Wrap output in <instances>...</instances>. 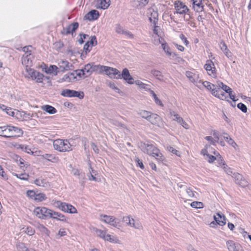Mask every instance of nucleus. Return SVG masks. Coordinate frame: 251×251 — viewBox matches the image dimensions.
<instances>
[{"label": "nucleus", "mask_w": 251, "mask_h": 251, "mask_svg": "<svg viewBox=\"0 0 251 251\" xmlns=\"http://www.w3.org/2000/svg\"><path fill=\"white\" fill-rule=\"evenodd\" d=\"M24 76L27 78L30 79L32 80H35L37 83H43L44 80L47 79L48 85H51L50 77L45 76L43 74L30 67L25 68Z\"/></svg>", "instance_id": "nucleus-1"}, {"label": "nucleus", "mask_w": 251, "mask_h": 251, "mask_svg": "<svg viewBox=\"0 0 251 251\" xmlns=\"http://www.w3.org/2000/svg\"><path fill=\"white\" fill-rule=\"evenodd\" d=\"M5 133L4 137L6 138H15L21 137L23 134V131L17 126L11 125L5 126Z\"/></svg>", "instance_id": "nucleus-2"}, {"label": "nucleus", "mask_w": 251, "mask_h": 251, "mask_svg": "<svg viewBox=\"0 0 251 251\" xmlns=\"http://www.w3.org/2000/svg\"><path fill=\"white\" fill-rule=\"evenodd\" d=\"M54 149L60 152L70 151L72 150V145L67 140L56 139L53 141Z\"/></svg>", "instance_id": "nucleus-3"}, {"label": "nucleus", "mask_w": 251, "mask_h": 251, "mask_svg": "<svg viewBox=\"0 0 251 251\" xmlns=\"http://www.w3.org/2000/svg\"><path fill=\"white\" fill-rule=\"evenodd\" d=\"M210 145H205V148L201 150V153L204 156L206 155L207 157L208 162L211 163L216 160L218 155H219V153L217 151H210Z\"/></svg>", "instance_id": "nucleus-4"}, {"label": "nucleus", "mask_w": 251, "mask_h": 251, "mask_svg": "<svg viewBox=\"0 0 251 251\" xmlns=\"http://www.w3.org/2000/svg\"><path fill=\"white\" fill-rule=\"evenodd\" d=\"M54 205L60 209L62 211L70 213H76V209L73 205L67 203L66 202H62L60 201H57L54 202Z\"/></svg>", "instance_id": "nucleus-5"}, {"label": "nucleus", "mask_w": 251, "mask_h": 251, "mask_svg": "<svg viewBox=\"0 0 251 251\" xmlns=\"http://www.w3.org/2000/svg\"><path fill=\"white\" fill-rule=\"evenodd\" d=\"M78 76L81 77L82 76L85 77V74L83 72V69L75 70V72L68 73L64 75L62 79L66 82L74 81L76 79V76Z\"/></svg>", "instance_id": "nucleus-6"}, {"label": "nucleus", "mask_w": 251, "mask_h": 251, "mask_svg": "<svg viewBox=\"0 0 251 251\" xmlns=\"http://www.w3.org/2000/svg\"><path fill=\"white\" fill-rule=\"evenodd\" d=\"M100 220L106 224L117 227L119 226L120 220L115 217L106 215H101L100 216Z\"/></svg>", "instance_id": "nucleus-7"}, {"label": "nucleus", "mask_w": 251, "mask_h": 251, "mask_svg": "<svg viewBox=\"0 0 251 251\" xmlns=\"http://www.w3.org/2000/svg\"><path fill=\"white\" fill-rule=\"evenodd\" d=\"M61 95L66 97H77L79 99H82L84 97L83 92L76 91L74 90L64 89L62 91Z\"/></svg>", "instance_id": "nucleus-8"}, {"label": "nucleus", "mask_w": 251, "mask_h": 251, "mask_svg": "<svg viewBox=\"0 0 251 251\" xmlns=\"http://www.w3.org/2000/svg\"><path fill=\"white\" fill-rule=\"evenodd\" d=\"M50 209L45 207H37L35 208L34 213L40 219H46L49 217Z\"/></svg>", "instance_id": "nucleus-9"}, {"label": "nucleus", "mask_w": 251, "mask_h": 251, "mask_svg": "<svg viewBox=\"0 0 251 251\" xmlns=\"http://www.w3.org/2000/svg\"><path fill=\"white\" fill-rule=\"evenodd\" d=\"M117 79L123 78L127 83L129 84L134 83V79L132 76L130 75L128 70L127 68H125L123 70L122 74H119L116 76Z\"/></svg>", "instance_id": "nucleus-10"}, {"label": "nucleus", "mask_w": 251, "mask_h": 251, "mask_svg": "<svg viewBox=\"0 0 251 251\" xmlns=\"http://www.w3.org/2000/svg\"><path fill=\"white\" fill-rule=\"evenodd\" d=\"M34 55L29 53L27 54H25L22 58V63L26 68L30 67L33 64V60L34 59Z\"/></svg>", "instance_id": "nucleus-11"}, {"label": "nucleus", "mask_w": 251, "mask_h": 251, "mask_svg": "<svg viewBox=\"0 0 251 251\" xmlns=\"http://www.w3.org/2000/svg\"><path fill=\"white\" fill-rule=\"evenodd\" d=\"M140 148L143 152L151 156L154 152L155 149H157L153 145L148 143H141Z\"/></svg>", "instance_id": "nucleus-12"}, {"label": "nucleus", "mask_w": 251, "mask_h": 251, "mask_svg": "<svg viewBox=\"0 0 251 251\" xmlns=\"http://www.w3.org/2000/svg\"><path fill=\"white\" fill-rule=\"evenodd\" d=\"M232 175V177L234 179V181L236 184L242 187H246L248 185L247 181L243 178L241 174L234 173Z\"/></svg>", "instance_id": "nucleus-13"}, {"label": "nucleus", "mask_w": 251, "mask_h": 251, "mask_svg": "<svg viewBox=\"0 0 251 251\" xmlns=\"http://www.w3.org/2000/svg\"><path fill=\"white\" fill-rule=\"evenodd\" d=\"M204 67L209 75L212 77L216 76V68L214 64L211 60H207Z\"/></svg>", "instance_id": "nucleus-14"}, {"label": "nucleus", "mask_w": 251, "mask_h": 251, "mask_svg": "<svg viewBox=\"0 0 251 251\" xmlns=\"http://www.w3.org/2000/svg\"><path fill=\"white\" fill-rule=\"evenodd\" d=\"M189 81L199 88H201V80L200 79L198 74L189 72Z\"/></svg>", "instance_id": "nucleus-15"}, {"label": "nucleus", "mask_w": 251, "mask_h": 251, "mask_svg": "<svg viewBox=\"0 0 251 251\" xmlns=\"http://www.w3.org/2000/svg\"><path fill=\"white\" fill-rule=\"evenodd\" d=\"M104 71V74L108 75L110 78L117 79L116 76L119 74V71L116 68L106 66Z\"/></svg>", "instance_id": "nucleus-16"}, {"label": "nucleus", "mask_w": 251, "mask_h": 251, "mask_svg": "<svg viewBox=\"0 0 251 251\" xmlns=\"http://www.w3.org/2000/svg\"><path fill=\"white\" fill-rule=\"evenodd\" d=\"M149 1V0H131V3L133 7L141 9L147 5Z\"/></svg>", "instance_id": "nucleus-17"}, {"label": "nucleus", "mask_w": 251, "mask_h": 251, "mask_svg": "<svg viewBox=\"0 0 251 251\" xmlns=\"http://www.w3.org/2000/svg\"><path fill=\"white\" fill-rule=\"evenodd\" d=\"M162 48L166 54L169 57L170 59L175 60L176 59L177 57L176 54L171 51L170 48L166 43H162Z\"/></svg>", "instance_id": "nucleus-18"}, {"label": "nucleus", "mask_w": 251, "mask_h": 251, "mask_svg": "<svg viewBox=\"0 0 251 251\" xmlns=\"http://www.w3.org/2000/svg\"><path fill=\"white\" fill-rule=\"evenodd\" d=\"M170 114L171 118L174 121H176L180 125H181L183 127L187 129V124L184 122L182 119L178 116V115L175 113L174 111H170Z\"/></svg>", "instance_id": "nucleus-19"}, {"label": "nucleus", "mask_w": 251, "mask_h": 251, "mask_svg": "<svg viewBox=\"0 0 251 251\" xmlns=\"http://www.w3.org/2000/svg\"><path fill=\"white\" fill-rule=\"evenodd\" d=\"M220 85H221L222 87V89L223 91H225L226 94H228V96L230 98L231 100H232L233 101H235L236 100L234 95L232 94V89L227 86L226 85L224 84L222 82H220Z\"/></svg>", "instance_id": "nucleus-20"}, {"label": "nucleus", "mask_w": 251, "mask_h": 251, "mask_svg": "<svg viewBox=\"0 0 251 251\" xmlns=\"http://www.w3.org/2000/svg\"><path fill=\"white\" fill-rule=\"evenodd\" d=\"M175 8L177 12L181 14L186 13V12L188 11L187 6L181 2L176 3Z\"/></svg>", "instance_id": "nucleus-21"}, {"label": "nucleus", "mask_w": 251, "mask_h": 251, "mask_svg": "<svg viewBox=\"0 0 251 251\" xmlns=\"http://www.w3.org/2000/svg\"><path fill=\"white\" fill-rule=\"evenodd\" d=\"M214 219L216 223L220 226H223L226 224L225 217L220 213H216V215L214 216Z\"/></svg>", "instance_id": "nucleus-22"}, {"label": "nucleus", "mask_w": 251, "mask_h": 251, "mask_svg": "<svg viewBox=\"0 0 251 251\" xmlns=\"http://www.w3.org/2000/svg\"><path fill=\"white\" fill-rule=\"evenodd\" d=\"M58 65L62 71H68L70 70L71 67H72V64L65 60H60L59 61Z\"/></svg>", "instance_id": "nucleus-23"}, {"label": "nucleus", "mask_w": 251, "mask_h": 251, "mask_svg": "<svg viewBox=\"0 0 251 251\" xmlns=\"http://www.w3.org/2000/svg\"><path fill=\"white\" fill-rule=\"evenodd\" d=\"M99 17V13L96 10H92L89 12L84 18L89 21L97 20Z\"/></svg>", "instance_id": "nucleus-24"}, {"label": "nucleus", "mask_w": 251, "mask_h": 251, "mask_svg": "<svg viewBox=\"0 0 251 251\" xmlns=\"http://www.w3.org/2000/svg\"><path fill=\"white\" fill-rule=\"evenodd\" d=\"M78 25V23L77 22L70 25L66 28L63 29L64 33L66 35L69 34L71 33L73 34L77 29Z\"/></svg>", "instance_id": "nucleus-25"}, {"label": "nucleus", "mask_w": 251, "mask_h": 251, "mask_svg": "<svg viewBox=\"0 0 251 251\" xmlns=\"http://www.w3.org/2000/svg\"><path fill=\"white\" fill-rule=\"evenodd\" d=\"M227 247L229 251H239L240 246L235 244L233 241H228L226 242Z\"/></svg>", "instance_id": "nucleus-26"}, {"label": "nucleus", "mask_w": 251, "mask_h": 251, "mask_svg": "<svg viewBox=\"0 0 251 251\" xmlns=\"http://www.w3.org/2000/svg\"><path fill=\"white\" fill-rule=\"evenodd\" d=\"M94 63H89L85 65L83 70L85 74V77L89 76L93 72H94Z\"/></svg>", "instance_id": "nucleus-27"}, {"label": "nucleus", "mask_w": 251, "mask_h": 251, "mask_svg": "<svg viewBox=\"0 0 251 251\" xmlns=\"http://www.w3.org/2000/svg\"><path fill=\"white\" fill-rule=\"evenodd\" d=\"M160 120V118L158 115L151 113L148 119L149 122L154 125H157Z\"/></svg>", "instance_id": "nucleus-28"}, {"label": "nucleus", "mask_w": 251, "mask_h": 251, "mask_svg": "<svg viewBox=\"0 0 251 251\" xmlns=\"http://www.w3.org/2000/svg\"><path fill=\"white\" fill-rule=\"evenodd\" d=\"M193 5V8L197 12H201L203 10V5L201 0H198L197 1H194Z\"/></svg>", "instance_id": "nucleus-29"}, {"label": "nucleus", "mask_w": 251, "mask_h": 251, "mask_svg": "<svg viewBox=\"0 0 251 251\" xmlns=\"http://www.w3.org/2000/svg\"><path fill=\"white\" fill-rule=\"evenodd\" d=\"M34 184L38 186L46 187L48 186V182L43 178H39L34 180Z\"/></svg>", "instance_id": "nucleus-30"}, {"label": "nucleus", "mask_w": 251, "mask_h": 251, "mask_svg": "<svg viewBox=\"0 0 251 251\" xmlns=\"http://www.w3.org/2000/svg\"><path fill=\"white\" fill-rule=\"evenodd\" d=\"M149 12L151 13V16L149 17L150 22L155 24L157 20L158 13L152 9H149Z\"/></svg>", "instance_id": "nucleus-31"}, {"label": "nucleus", "mask_w": 251, "mask_h": 251, "mask_svg": "<svg viewBox=\"0 0 251 251\" xmlns=\"http://www.w3.org/2000/svg\"><path fill=\"white\" fill-rule=\"evenodd\" d=\"M151 156L155 157L157 160L160 162L162 161L164 159L163 155L158 149H155L154 152H153Z\"/></svg>", "instance_id": "nucleus-32"}, {"label": "nucleus", "mask_w": 251, "mask_h": 251, "mask_svg": "<svg viewBox=\"0 0 251 251\" xmlns=\"http://www.w3.org/2000/svg\"><path fill=\"white\" fill-rule=\"evenodd\" d=\"M58 67L55 65H50L49 68L45 69V72L47 74H54L55 75H57Z\"/></svg>", "instance_id": "nucleus-33"}, {"label": "nucleus", "mask_w": 251, "mask_h": 251, "mask_svg": "<svg viewBox=\"0 0 251 251\" xmlns=\"http://www.w3.org/2000/svg\"><path fill=\"white\" fill-rule=\"evenodd\" d=\"M109 2L110 0H100L99 5L97 7L102 9H107L110 5Z\"/></svg>", "instance_id": "nucleus-34"}, {"label": "nucleus", "mask_w": 251, "mask_h": 251, "mask_svg": "<svg viewBox=\"0 0 251 251\" xmlns=\"http://www.w3.org/2000/svg\"><path fill=\"white\" fill-rule=\"evenodd\" d=\"M42 109L50 114H55L57 112L56 109L54 107L49 105L42 106Z\"/></svg>", "instance_id": "nucleus-35"}, {"label": "nucleus", "mask_w": 251, "mask_h": 251, "mask_svg": "<svg viewBox=\"0 0 251 251\" xmlns=\"http://www.w3.org/2000/svg\"><path fill=\"white\" fill-rule=\"evenodd\" d=\"M106 66H103L101 65H95L94 67V72H96L99 74H102L104 73V70Z\"/></svg>", "instance_id": "nucleus-36"}, {"label": "nucleus", "mask_w": 251, "mask_h": 251, "mask_svg": "<svg viewBox=\"0 0 251 251\" xmlns=\"http://www.w3.org/2000/svg\"><path fill=\"white\" fill-rule=\"evenodd\" d=\"M104 241L112 243H119V240L116 236H100Z\"/></svg>", "instance_id": "nucleus-37"}, {"label": "nucleus", "mask_w": 251, "mask_h": 251, "mask_svg": "<svg viewBox=\"0 0 251 251\" xmlns=\"http://www.w3.org/2000/svg\"><path fill=\"white\" fill-rule=\"evenodd\" d=\"M220 81H217L216 84H214L215 87L213 89L212 94L214 97L219 93H220L222 90V87L221 85H220Z\"/></svg>", "instance_id": "nucleus-38"}, {"label": "nucleus", "mask_w": 251, "mask_h": 251, "mask_svg": "<svg viewBox=\"0 0 251 251\" xmlns=\"http://www.w3.org/2000/svg\"><path fill=\"white\" fill-rule=\"evenodd\" d=\"M204 87L206 88L208 90L210 91L211 92V94H212V91L215 87V85L214 84H212L210 83V82L205 81L204 82H201V87Z\"/></svg>", "instance_id": "nucleus-39"}, {"label": "nucleus", "mask_w": 251, "mask_h": 251, "mask_svg": "<svg viewBox=\"0 0 251 251\" xmlns=\"http://www.w3.org/2000/svg\"><path fill=\"white\" fill-rule=\"evenodd\" d=\"M224 138L226 140V141L227 142V143L231 145L233 148H234L235 149H236V147L237 146V145L236 143L234 142V141L230 138L229 136H224Z\"/></svg>", "instance_id": "nucleus-40"}, {"label": "nucleus", "mask_w": 251, "mask_h": 251, "mask_svg": "<svg viewBox=\"0 0 251 251\" xmlns=\"http://www.w3.org/2000/svg\"><path fill=\"white\" fill-rule=\"evenodd\" d=\"M151 74L155 76L157 79L162 80H163V75L158 70H152L151 72Z\"/></svg>", "instance_id": "nucleus-41"}, {"label": "nucleus", "mask_w": 251, "mask_h": 251, "mask_svg": "<svg viewBox=\"0 0 251 251\" xmlns=\"http://www.w3.org/2000/svg\"><path fill=\"white\" fill-rule=\"evenodd\" d=\"M190 205L191 207L196 209L202 208L204 207L203 203L200 201H193Z\"/></svg>", "instance_id": "nucleus-42"}, {"label": "nucleus", "mask_w": 251, "mask_h": 251, "mask_svg": "<svg viewBox=\"0 0 251 251\" xmlns=\"http://www.w3.org/2000/svg\"><path fill=\"white\" fill-rule=\"evenodd\" d=\"M46 199L47 197H46L45 194L44 193H38L36 194L34 200L37 201H42L46 200Z\"/></svg>", "instance_id": "nucleus-43"}, {"label": "nucleus", "mask_w": 251, "mask_h": 251, "mask_svg": "<svg viewBox=\"0 0 251 251\" xmlns=\"http://www.w3.org/2000/svg\"><path fill=\"white\" fill-rule=\"evenodd\" d=\"M151 113V112L148 111L141 110L138 112V114L143 118H144L148 120Z\"/></svg>", "instance_id": "nucleus-44"}, {"label": "nucleus", "mask_w": 251, "mask_h": 251, "mask_svg": "<svg viewBox=\"0 0 251 251\" xmlns=\"http://www.w3.org/2000/svg\"><path fill=\"white\" fill-rule=\"evenodd\" d=\"M221 168H222L226 174L228 176H231L233 174L232 169L229 167L226 164Z\"/></svg>", "instance_id": "nucleus-45"}, {"label": "nucleus", "mask_w": 251, "mask_h": 251, "mask_svg": "<svg viewBox=\"0 0 251 251\" xmlns=\"http://www.w3.org/2000/svg\"><path fill=\"white\" fill-rule=\"evenodd\" d=\"M42 156L44 159L51 162H53L55 159V157L51 154L46 153L42 155Z\"/></svg>", "instance_id": "nucleus-46"}, {"label": "nucleus", "mask_w": 251, "mask_h": 251, "mask_svg": "<svg viewBox=\"0 0 251 251\" xmlns=\"http://www.w3.org/2000/svg\"><path fill=\"white\" fill-rule=\"evenodd\" d=\"M226 94V93L225 91L224 92V91L222 90L220 93L216 95L215 97L222 100H226L228 97V96H227Z\"/></svg>", "instance_id": "nucleus-47"}, {"label": "nucleus", "mask_w": 251, "mask_h": 251, "mask_svg": "<svg viewBox=\"0 0 251 251\" xmlns=\"http://www.w3.org/2000/svg\"><path fill=\"white\" fill-rule=\"evenodd\" d=\"M216 160L217 161V166L218 167L222 168L226 164L225 161L221 158V156L220 154L219 155H218V157H217Z\"/></svg>", "instance_id": "nucleus-48"}, {"label": "nucleus", "mask_w": 251, "mask_h": 251, "mask_svg": "<svg viewBox=\"0 0 251 251\" xmlns=\"http://www.w3.org/2000/svg\"><path fill=\"white\" fill-rule=\"evenodd\" d=\"M15 116L14 118L16 119L21 121L22 119V117L23 116V115H24V111H20L17 110H15Z\"/></svg>", "instance_id": "nucleus-49"}, {"label": "nucleus", "mask_w": 251, "mask_h": 251, "mask_svg": "<svg viewBox=\"0 0 251 251\" xmlns=\"http://www.w3.org/2000/svg\"><path fill=\"white\" fill-rule=\"evenodd\" d=\"M87 42H89V45L91 46V48L97 44V41L96 36H92L90 38V40Z\"/></svg>", "instance_id": "nucleus-50"}, {"label": "nucleus", "mask_w": 251, "mask_h": 251, "mask_svg": "<svg viewBox=\"0 0 251 251\" xmlns=\"http://www.w3.org/2000/svg\"><path fill=\"white\" fill-rule=\"evenodd\" d=\"M135 84L137 85H138L140 87V88H142V89H145L146 90H148V89L149 88V85L148 84H145L144 83H143L142 82H141V81L140 80H137L135 81Z\"/></svg>", "instance_id": "nucleus-51"}, {"label": "nucleus", "mask_w": 251, "mask_h": 251, "mask_svg": "<svg viewBox=\"0 0 251 251\" xmlns=\"http://www.w3.org/2000/svg\"><path fill=\"white\" fill-rule=\"evenodd\" d=\"M130 226L137 229H140L142 227L141 224L138 220H135L133 219Z\"/></svg>", "instance_id": "nucleus-52"}, {"label": "nucleus", "mask_w": 251, "mask_h": 251, "mask_svg": "<svg viewBox=\"0 0 251 251\" xmlns=\"http://www.w3.org/2000/svg\"><path fill=\"white\" fill-rule=\"evenodd\" d=\"M38 228L41 232L42 234L46 235H49L50 234V232L48 229L43 225H39L38 226Z\"/></svg>", "instance_id": "nucleus-53"}, {"label": "nucleus", "mask_w": 251, "mask_h": 251, "mask_svg": "<svg viewBox=\"0 0 251 251\" xmlns=\"http://www.w3.org/2000/svg\"><path fill=\"white\" fill-rule=\"evenodd\" d=\"M14 176L22 180H27L28 178V175L25 173H21L19 174H15Z\"/></svg>", "instance_id": "nucleus-54"}, {"label": "nucleus", "mask_w": 251, "mask_h": 251, "mask_svg": "<svg viewBox=\"0 0 251 251\" xmlns=\"http://www.w3.org/2000/svg\"><path fill=\"white\" fill-rule=\"evenodd\" d=\"M213 135L214 140H212V145L215 146L216 143H218L219 140V134L217 131H214Z\"/></svg>", "instance_id": "nucleus-55"}, {"label": "nucleus", "mask_w": 251, "mask_h": 251, "mask_svg": "<svg viewBox=\"0 0 251 251\" xmlns=\"http://www.w3.org/2000/svg\"><path fill=\"white\" fill-rule=\"evenodd\" d=\"M123 221L127 225H129L130 226V225H131L132 221H133V218H130V217L129 216L124 217L123 219Z\"/></svg>", "instance_id": "nucleus-56"}, {"label": "nucleus", "mask_w": 251, "mask_h": 251, "mask_svg": "<svg viewBox=\"0 0 251 251\" xmlns=\"http://www.w3.org/2000/svg\"><path fill=\"white\" fill-rule=\"evenodd\" d=\"M73 174L74 176H82L83 179H85V176L84 173H82L78 169H74L72 171Z\"/></svg>", "instance_id": "nucleus-57"}, {"label": "nucleus", "mask_w": 251, "mask_h": 251, "mask_svg": "<svg viewBox=\"0 0 251 251\" xmlns=\"http://www.w3.org/2000/svg\"><path fill=\"white\" fill-rule=\"evenodd\" d=\"M237 107L240 109L244 113H246L247 112V106L243 103H239L237 104Z\"/></svg>", "instance_id": "nucleus-58"}, {"label": "nucleus", "mask_w": 251, "mask_h": 251, "mask_svg": "<svg viewBox=\"0 0 251 251\" xmlns=\"http://www.w3.org/2000/svg\"><path fill=\"white\" fill-rule=\"evenodd\" d=\"M135 161L136 163L137 166H139L141 169H143L144 168V166L143 163L141 160L138 157H135Z\"/></svg>", "instance_id": "nucleus-59"}, {"label": "nucleus", "mask_w": 251, "mask_h": 251, "mask_svg": "<svg viewBox=\"0 0 251 251\" xmlns=\"http://www.w3.org/2000/svg\"><path fill=\"white\" fill-rule=\"evenodd\" d=\"M115 31L118 34H123L125 30L120 25L118 24L116 25Z\"/></svg>", "instance_id": "nucleus-60"}, {"label": "nucleus", "mask_w": 251, "mask_h": 251, "mask_svg": "<svg viewBox=\"0 0 251 251\" xmlns=\"http://www.w3.org/2000/svg\"><path fill=\"white\" fill-rule=\"evenodd\" d=\"M93 230L94 233L97 234V235H104L106 234V232L105 231L98 229L97 228H93Z\"/></svg>", "instance_id": "nucleus-61"}, {"label": "nucleus", "mask_w": 251, "mask_h": 251, "mask_svg": "<svg viewBox=\"0 0 251 251\" xmlns=\"http://www.w3.org/2000/svg\"><path fill=\"white\" fill-rule=\"evenodd\" d=\"M36 194L35 193V192L32 190H28L26 192L27 196L30 198L33 199L34 200H35Z\"/></svg>", "instance_id": "nucleus-62"}, {"label": "nucleus", "mask_w": 251, "mask_h": 251, "mask_svg": "<svg viewBox=\"0 0 251 251\" xmlns=\"http://www.w3.org/2000/svg\"><path fill=\"white\" fill-rule=\"evenodd\" d=\"M107 85L112 89L114 90L116 92H119V89L116 86L115 84L112 82L107 83Z\"/></svg>", "instance_id": "nucleus-63"}, {"label": "nucleus", "mask_w": 251, "mask_h": 251, "mask_svg": "<svg viewBox=\"0 0 251 251\" xmlns=\"http://www.w3.org/2000/svg\"><path fill=\"white\" fill-rule=\"evenodd\" d=\"M6 113L7 115L11 116L13 117H14L15 116V110H13L12 108L10 107H8L7 109L6 110Z\"/></svg>", "instance_id": "nucleus-64"}]
</instances>
